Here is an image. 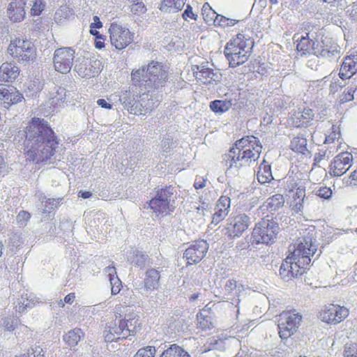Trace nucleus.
<instances>
[{"label": "nucleus", "mask_w": 357, "mask_h": 357, "mask_svg": "<svg viewBox=\"0 0 357 357\" xmlns=\"http://www.w3.org/2000/svg\"><path fill=\"white\" fill-rule=\"evenodd\" d=\"M25 354H29V357H45V351L40 346L31 347Z\"/></svg>", "instance_id": "61"}, {"label": "nucleus", "mask_w": 357, "mask_h": 357, "mask_svg": "<svg viewBox=\"0 0 357 357\" xmlns=\"http://www.w3.org/2000/svg\"><path fill=\"white\" fill-rule=\"evenodd\" d=\"M160 357H191L189 353L182 347L176 344H168L165 345L164 351Z\"/></svg>", "instance_id": "26"}, {"label": "nucleus", "mask_w": 357, "mask_h": 357, "mask_svg": "<svg viewBox=\"0 0 357 357\" xmlns=\"http://www.w3.org/2000/svg\"><path fill=\"white\" fill-rule=\"evenodd\" d=\"M83 335V332L80 328H75L66 333L63 336V340L69 347H75L81 340Z\"/></svg>", "instance_id": "35"}, {"label": "nucleus", "mask_w": 357, "mask_h": 357, "mask_svg": "<svg viewBox=\"0 0 357 357\" xmlns=\"http://www.w3.org/2000/svg\"><path fill=\"white\" fill-rule=\"evenodd\" d=\"M128 324L126 322V321H122V319H120L116 322V321L114 323V325L108 326L107 328L110 330L114 334L116 335V337L122 336L121 339H126L127 337L126 336L125 333V327H128ZM128 330V328H126Z\"/></svg>", "instance_id": "39"}, {"label": "nucleus", "mask_w": 357, "mask_h": 357, "mask_svg": "<svg viewBox=\"0 0 357 357\" xmlns=\"http://www.w3.org/2000/svg\"><path fill=\"white\" fill-rule=\"evenodd\" d=\"M33 307V305L30 303H25L24 300L19 298L17 300V305L15 306L16 312L22 314Z\"/></svg>", "instance_id": "60"}, {"label": "nucleus", "mask_w": 357, "mask_h": 357, "mask_svg": "<svg viewBox=\"0 0 357 357\" xmlns=\"http://www.w3.org/2000/svg\"><path fill=\"white\" fill-rule=\"evenodd\" d=\"M235 149L241 148L242 150L253 151L255 153H259L261 151L262 146L259 139L254 135L244 136L231 146Z\"/></svg>", "instance_id": "20"}, {"label": "nucleus", "mask_w": 357, "mask_h": 357, "mask_svg": "<svg viewBox=\"0 0 357 357\" xmlns=\"http://www.w3.org/2000/svg\"><path fill=\"white\" fill-rule=\"evenodd\" d=\"M310 263L308 265L303 266V269L305 271L303 274H298V276L301 277L302 280H303L305 284L312 286V271H310Z\"/></svg>", "instance_id": "54"}, {"label": "nucleus", "mask_w": 357, "mask_h": 357, "mask_svg": "<svg viewBox=\"0 0 357 357\" xmlns=\"http://www.w3.org/2000/svg\"><path fill=\"white\" fill-rule=\"evenodd\" d=\"M44 85V82L39 79L33 80L28 86L26 96L32 98H38L43 90Z\"/></svg>", "instance_id": "38"}, {"label": "nucleus", "mask_w": 357, "mask_h": 357, "mask_svg": "<svg viewBox=\"0 0 357 357\" xmlns=\"http://www.w3.org/2000/svg\"><path fill=\"white\" fill-rule=\"evenodd\" d=\"M264 64V63H262V65ZM248 68L249 69V71L257 72L259 74L264 75V73L261 72L259 70V68H261V70L263 71L264 68L261 66V64L260 63V60L258 59L251 60L248 65Z\"/></svg>", "instance_id": "58"}, {"label": "nucleus", "mask_w": 357, "mask_h": 357, "mask_svg": "<svg viewBox=\"0 0 357 357\" xmlns=\"http://www.w3.org/2000/svg\"><path fill=\"white\" fill-rule=\"evenodd\" d=\"M257 176L258 181L261 184L270 183L273 180L274 178L272 174L271 165L264 160L263 163H261L259 167Z\"/></svg>", "instance_id": "31"}, {"label": "nucleus", "mask_w": 357, "mask_h": 357, "mask_svg": "<svg viewBox=\"0 0 357 357\" xmlns=\"http://www.w3.org/2000/svg\"><path fill=\"white\" fill-rule=\"evenodd\" d=\"M208 248V243L204 239L195 241L190 244L183 255V258L186 261V266L199 264L206 257Z\"/></svg>", "instance_id": "13"}, {"label": "nucleus", "mask_w": 357, "mask_h": 357, "mask_svg": "<svg viewBox=\"0 0 357 357\" xmlns=\"http://www.w3.org/2000/svg\"><path fill=\"white\" fill-rule=\"evenodd\" d=\"M25 0H13L8 6L7 16L13 22H20L26 16Z\"/></svg>", "instance_id": "19"}, {"label": "nucleus", "mask_w": 357, "mask_h": 357, "mask_svg": "<svg viewBox=\"0 0 357 357\" xmlns=\"http://www.w3.org/2000/svg\"><path fill=\"white\" fill-rule=\"evenodd\" d=\"M353 164V155L345 151L337 154L331 162L330 174L333 177H339L346 174Z\"/></svg>", "instance_id": "17"}, {"label": "nucleus", "mask_w": 357, "mask_h": 357, "mask_svg": "<svg viewBox=\"0 0 357 357\" xmlns=\"http://www.w3.org/2000/svg\"><path fill=\"white\" fill-rule=\"evenodd\" d=\"M353 62L354 61L351 59V56H349V55L345 56L341 65L342 70L348 71L353 75H355L357 72V68H356Z\"/></svg>", "instance_id": "47"}, {"label": "nucleus", "mask_w": 357, "mask_h": 357, "mask_svg": "<svg viewBox=\"0 0 357 357\" xmlns=\"http://www.w3.org/2000/svg\"><path fill=\"white\" fill-rule=\"evenodd\" d=\"M73 15V10L66 5H63L56 11L54 19L56 23H61L63 20L68 19Z\"/></svg>", "instance_id": "41"}, {"label": "nucleus", "mask_w": 357, "mask_h": 357, "mask_svg": "<svg viewBox=\"0 0 357 357\" xmlns=\"http://www.w3.org/2000/svg\"><path fill=\"white\" fill-rule=\"evenodd\" d=\"M233 101L230 100H214L209 102V109L215 114H222L232 107Z\"/></svg>", "instance_id": "28"}, {"label": "nucleus", "mask_w": 357, "mask_h": 357, "mask_svg": "<svg viewBox=\"0 0 357 357\" xmlns=\"http://www.w3.org/2000/svg\"><path fill=\"white\" fill-rule=\"evenodd\" d=\"M128 261L132 266L139 269L149 267L152 264V259L150 257L144 252L138 249H135L130 253V255L128 257Z\"/></svg>", "instance_id": "22"}, {"label": "nucleus", "mask_w": 357, "mask_h": 357, "mask_svg": "<svg viewBox=\"0 0 357 357\" xmlns=\"http://www.w3.org/2000/svg\"><path fill=\"white\" fill-rule=\"evenodd\" d=\"M7 51L18 63L24 65H29L36 59L35 45L26 38H15L11 40Z\"/></svg>", "instance_id": "8"}, {"label": "nucleus", "mask_w": 357, "mask_h": 357, "mask_svg": "<svg viewBox=\"0 0 357 357\" xmlns=\"http://www.w3.org/2000/svg\"><path fill=\"white\" fill-rule=\"evenodd\" d=\"M32 7L31 8V16H39L43 13L46 7V2L44 0H33L31 1Z\"/></svg>", "instance_id": "46"}, {"label": "nucleus", "mask_w": 357, "mask_h": 357, "mask_svg": "<svg viewBox=\"0 0 357 357\" xmlns=\"http://www.w3.org/2000/svg\"><path fill=\"white\" fill-rule=\"evenodd\" d=\"M78 56L71 47H59L55 50L53 56L54 69L62 74L69 73L73 63Z\"/></svg>", "instance_id": "11"}, {"label": "nucleus", "mask_w": 357, "mask_h": 357, "mask_svg": "<svg viewBox=\"0 0 357 357\" xmlns=\"http://www.w3.org/2000/svg\"><path fill=\"white\" fill-rule=\"evenodd\" d=\"M284 204V198L281 194H276L268 198L264 206L271 213L277 211L281 208Z\"/></svg>", "instance_id": "33"}, {"label": "nucleus", "mask_w": 357, "mask_h": 357, "mask_svg": "<svg viewBox=\"0 0 357 357\" xmlns=\"http://www.w3.org/2000/svg\"><path fill=\"white\" fill-rule=\"evenodd\" d=\"M312 237L307 236L301 243L289 247V254L282 261L279 270L281 279L288 282L298 278L305 271L303 266L311 262Z\"/></svg>", "instance_id": "2"}, {"label": "nucleus", "mask_w": 357, "mask_h": 357, "mask_svg": "<svg viewBox=\"0 0 357 357\" xmlns=\"http://www.w3.org/2000/svg\"><path fill=\"white\" fill-rule=\"evenodd\" d=\"M182 16L184 20H188V19L190 18L191 20L197 21L198 17L197 15L193 13L192 7L190 4H187Z\"/></svg>", "instance_id": "64"}, {"label": "nucleus", "mask_w": 357, "mask_h": 357, "mask_svg": "<svg viewBox=\"0 0 357 357\" xmlns=\"http://www.w3.org/2000/svg\"><path fill=\"white\" fill-rule=\"evenodd\" d=\"M31 218V214L26 211H21L16 217L17 223L20 226H25Z\"/></svg>", "instance_id": "59"}, {"label": "nucleus", "mask_w": 357, "mask_h": 357, "mask_svg": "<svg viewBox=\"0 0 357 357\" xmlns=\"http://www.w3.org/2000/svg\"><path fill=\"white\" fill-rule=\"evenodd\" d=\"M349 315V310L345 307L330 304L324 306L319 312L318 318L327 324H337Z\"/></svg>", "instance_id": "16"}, {"label": "nucleus", "mask_w": 357, "mask_h": 357, "mask_svg": "<svg viewBox=\"0 0 357 357\" xmlns=\"http://www.w3.org/2000/svg\"><path fill=\"white\" fill-rule=\"evenodd\" d=\"M259 158V153L253 151L242 150L241 148L230 147L228 153L224 155V160L229 168L239 169L244 166H250Z\"/></svg>", "instance_id": "9"}, {"label": "nucleus", "mask_w": 357, "mask_h": 357, "mask_svg": "<svg viewBox=\"0 0 357 357\" xmlns=\"http://www.w3.org/2000/svg\"><path fill=\"white\" fill-rule=\"evenodd\" d=\"M197 75H199L203 78H209L210 81L208 83L211 82H215V83L220 82L222 79V74L219 71H214L212 68H208L206 66H203L200 69L199 72H196Z\"/></svg>", "instance_id": "37"}, {"label": "nucleus", "mask_w": 357, "mask_h": 357, "mask_svg": "<svg viewBox=\"0 0 357 357\" xmlns=\"http://www.w3.org/2000/svg\"><path fill=\"white\" fill-rule=\"evenodd\" d=\"M75 87V85L70 86V90L66 89L63 86H56L54 87V90L51 93V96L50 100H51V104H59V103H64L68 102L70 99V91H73V89Z\"/></svg>", "instance_id": "25"}, {"label": "nucleus", "mask_w": 357, "mask_h": 357, "mask_svg": "<svg viewBox=\"0 0 357 357\" xmlns=\"http://www.w3.org/2000/svg\"><path fill=\"white\" fill-rule=\"evenodd\" d=\"M122 321H126V322L128 324V330L125 328V333L126 336L128 337L130 335H135L137 328H140V324L138 323V319H135L133 317H131V315H130V317L128 319H126V317L122 319ZM127 328V327H125Z\"/></svg>", "instance_id": "42"}, {"label": "nucleus", "mask_w": 357, "mask_h": 357, "mask_svg": "<svg viewBox=\"0 0 357 357\" xmlns=\"http://www.w3.org/2000/svg\"><path fill=\"white\" fill-rule=\"evenodd\" d=\"M329 81V78L328 75H325L321 79H317L314 80V84H316L315 87L317 88V91H321V95L322 96L324 94H326V88L328 86V82Z\"/></svg>", "instance_id": "52"}, {"label": "nucleus", "mask_w": 357, "mask_h": 357, "mask_svg": "<svg viewBox=\"0 0 357 357\" xmlns=\"http://www.w3.org/2000/svg\"><path fill=\"white\" fill-rule=\"evenodd\" d=\"M190 321L183 317H180L175 321L174 329L178 333H184L189 330Z\"/></svg>", "instance_id": "49"}, {"label": "nucleus", "mask_w": 357, "mask_h": 357, "mask_svg": "<svg viewBox=\"0 0 357 357\" xmlns=\"http://www.w3.org/2000/svg\"><path fill=\"white\" fill-rule=\"evenodd\" d=\"M131 79L135 86L149 93L162 90L168 80V73L162 63L152 61L146 66L133 70Z\"/></svg>", "instance_id": "3"}, {"label": "nucleus", "mask_w": 357, "mask_h": 357, "mask_svg": "<svg viewBox=\"0 0 357 357\" xmlns=\"http://www.w3.org/2000/svg\"><path fill=\"white\" fill-rule=\"evenodd\" d=\"M155 352L154 346H146L139 349L133 357H154Z\"/></svg>", "instance_id": "48"}, {"label": "nucleus", "mask_w": 357, "mask_h": 357, "mask_svg": "<svg viewBox=\"0 0 357 357\" xmlns=\"http://www.w3.org/2000/svg\"><path fill=\"white\" fill-rule=\"evenodd\" d=\"M63 198H46L43 197L40 203L37 205L38 209L45 215L44 218L47 217V219L54 217V210L57 208L62 204Z\"/></svg>", "instance_id": "21"}, {"label": "nucleus", "mask_w": 357, "mask_h": 357, "mask_svg": "<svg viewBox=\"0 0 357 357\" xmlns=\"http://www.w3.org/2000/svg\"><path fill=\"white\" fill-rule=\"evenodd\" d=\"M146 91L134 93L130 90L121 91L119 100L130 114L139 116L151 113L155 108V102Z\"/></svg>", "instance_id": "5"}, {"label": "nucleus", "mask_w": 357, "mask_h": 357, "mask_svg": "<svg viewBox=\"0 0 357 357\" xmlns=\"http://www.w3.org/2000/svg\"><path fill=\"white\" fill-rule=\"evenodd\" d=\"M305 36L302 35L301 38L297 39L298 43L296 49L300 53L301 56L310 55L312 54V45H311V39L309 37V32L305 33Z\"/></svg>", "instance_id": "30"}, {"label": "nucleus", "mask_w": 357, "mask_h": 357, "mask_svg": "<svg viewBox=\"0 0 357 357\" xmlns=\"http://www.w3.org/2000/svg\"><path fill=\"white\" fill-rule=\"evenodd\" d=\"M176 198L177 192L175 187L172 185H165L156 190L148 204L156 217H165L175 210Z\"/></svg>", "instance_id": "6"}, {"label": "nucleus", "mask_w": 357, "mask_h": 357, "mask_svg": "<svg viewBox=\"0 0 357 357\" xmlns=\"http://www.w3.org/2000/svg\"><path fill=\"white\" fill-rule=\"evenodd\" d=\"M220 344L221 342H220L218 340H216L214 337H210L202 347V352L205 353L211 350L218 349L219 348V344Z\"/></svg>", "instance_id": "53"}, {"label": "nucleus", "mask_w": 357, "mask_h": 357, "mask_svg": "<svg viewBox=\"0 0 357 357\" xmlns=\"http://www.w3.org/2000/svg\"><path fill=\"white\" fill-rule=\"evenodd\" d=\"M307 176L308 178L307 180L301 178L304 181H300L297 184L298 186L296 193L294 195V200L290 205L296 213L301 211V209L303 208L305 199H308V196H306V190L309 191L312 187V183L309 179L310 175L307 174Z\"/></svg>", "instance_id": "18"}, {"label": "nucleus", "mask_w": 357, "mask_h": 357, "mask_svg": "<svg viewBox=\"0 0 357 357\" xmlns=\"http://www.w3.org/2000/svg\"><path fill=\"white\" fill-rule=\"evenodd\" d=\"M230 206L231 199L227 196H221L218 201L217 208L227 213Z\"/></svg>", "instance_id": "51"}, {"label": "nucleus", "mask_w": 357, "mask_h": 357, "mask_svg": "<svg viewBox=\"0 0 357 357\" xmlns=\"http://www.w3.org/2000/svg\"><path fill=\"white\" fill-rule=\"evenodd\" d=\"M47 225L49 227L48 234L50 236L65 235L70 236V235L73 234V227L69 222H61L58 228L52 222H48Z\"/></svg>", "instance_id": "27"}, {"label": "nucleus", "mask_w": 357, "mask_h": 357, "mask_svg": "<svg viewBox=\"0 0 357 357\" xmlns=\"http://www.w3.org/2000/svg\"><path fill=\"white\" fill-rule=\"evenodd\" d=\"M254 39L243 33H238L231 38L224 48V54L229 66L235 68L247 61L252 53Z\"/></svg>", "instance_id": "4"}, {"label": "nucleus", "mask_w": 357, "mask_h": 357, "mask_svg": "<svg viewBox=\"0 0 357 357\" xmlns=\"http://www.w3.org/2000/svg\"><path fill=\"white\" fill-rule=\"evenodd\" d=\"M227 221V226L222 229V232L229 240L241 237L252 223L251 218L245 213H238Z\"/></svg>", "instance_id": "10"}, {"label": "nucleus", "mask_w": 357, "mask_h": 357, "mask_svg": "<svg viewBox=\"0 0 357 357\" xmlns=\"http://www.w3.org/2000/svg\"><path fill=\"white\" fill-rule=\"evenodd\" d=\"M302 316L298 313H282L280 315V321L283 322L287 326H289L293 331H297L299 327Z\"/></svg>", "instance_id": "32"}, {"label": "nucleus", "mask_w": 357, "mask_h": 357, "mask_svg": "<svg viewBox=\"0 0 357 357\" xmlns=\"http://www.w3.org/2000/svg\"><path fill=\"white\" fill-rule=\"evenodd\" d=\"M314 194L323 200H329L333 195L331 188L327 186H316L314 187Z\"/></svg>", "instance_id": "43"}, {"label": "nucleus", "mask_w": 357, "mask_h": 357, "mask_svg": "<svg viewBox=\"0 0 357 357\" xmlns=\"http://www.w3.org/2000/svg\"><path fill=\"white\" fill-rule=\"evenodd\" d=\"M238 22V20L228 18L222 15H220L219 17L218 18L217 25L221 26H232Z\"/></svg>", "instance_id": "56"}, {"label": "nucleus", "mask_w": 357, "mask_h": 357, "mask_svg": "<svg viewBox=\"0 0 357 357\" xmlns=\"http://www.w3.org/2000/svg\"><path fill=\"white\" fill-rule=\"evenodd\" d=\"M198 319V327L204 331H211L213 328V324L211 320V317H204L202 313L197 315Z\"/></svg>", "instance_id": "45"}, {"label": "nucleus", "mask_w": 357, "mask_h": 357, "mask_svg": "<svg viewBox=\"0 0 357 357\" xmlns=\"http://www.w3.org/2000/svg\"><path fill=\"white\" fill-rule=\"evenodd\" d=\"M32 26L33 31L40 32L46 29L47 24L43 20L41 17H38V19L33 20Z\"/></svg>", "instance_id": "63"}, {"label": "nucleus", "mask_w": 357, "mask_h": 357, "mask_svg": "<svg viewBox=\"0 0 357 357\" xmlns=\"http://www.w3.org/2000/svg\"><path fill=\"white\" fill-rule=\"evenodd\" d=\"M131 5V12L134 15H142L144 14L146 11V8L144 3L142 1H135V2H132Z\"/></svg>", "instance_id": "55"}, {"label": "nucleus", "mask_w": 357, "mask_h": 357, "mask_svg": "<svg viewBox=\"0 0 357 357\" xmlns=\"http://www.w3.org/2000/svg\"><path fill=\"white\" fill-rule=\"evenodd\" d=\"M8 91H10V93H12V97H11V104L12 105H16L24 99L23 95L16 89V88L14 87H8L7 88Z\"/></svg>", "instance_id": "57"}, {"label": "nucleus", "mask_w": 357, "mask_h": 357, "mask_svg": "<svg viewBox=\"0 0 357 357\" xmlns=\"http://www.w3.org/2000/svg\"><path fill=\"white\" fill-rule=\"evenodd\" d=\"M340 47L337 43H332L331 38H321V41H318V39L314 37V55L327 58L330 61H333L340 58Z\"/></svg>", "instance_id": "14"}, {"label": "nucleus", "mask_w": 357, "mask_h": 357, "mask_svg": "<svg viewBox=\"0 0 357 357\" xmlns=\"http://www.w3.org/2000/svg\"><path fill=\"white\" fill-rule=\"evenodd\" d=\"M278 328L279 336L281 338L282 342L285 345L287 344L289 337H290L296 332L280 321H278Z\"/></svg>", "instance_id": "40"}, {"label": "nucleus", "mask_w": 357, "mask_h": 357, "mask_svg": "<svg viewBox=\"0 0 357 357\" xmlns=\"http://www.w3.org/2000/svg\"><path fill=\"white\" fill-rule=\"evenodd\" d=\"M347 13L351 21L357 22V1L353 2L347 7Z\"/></svg>", "instance_id": "62"}, {"label": "nucleus", "mask_w": 357, "mask_h": 357, "mask_svg": "<svg viewBox=\"0 0 357 357\" xmlns=\"http://www.w3.org/2000/svg\"><path fill=\"white\" fill-rule=\"evenodd\" d=\"M202 14L206 24H211L213 23L215 26L217 25L218 18L220 14L213 10L208 3L206 2L204 3L202 8Z\"/></svg>", "instance_id": "36"}, {"label": "nucleus", "mask_w": 357, "mask_h": 357, "mask_svg": "<svg viewBox=\"0 0 357 357\" xmlns=\"http://www.w3.org/2000/svg\"><path fill=\"white\" fill-rule=\"evenodd\" d=\"M108 273L109 281L111 286V293L112 295L118 294L122 287V282L116 275V268L114 266L106 267Z\"/></svg>", "instance_id": "29"}, {"label": "nucleus", "mask_w": 357, "mask_h": 357, "mask_svg": "<svg viewBox=\"0 0 357 357\" xmlns=\"http://www.w3.org/2000/svg\"><path fill=\"white\" fill-rule=\"evenodd\" d=\"M278 223L273 219H261L257 222L250 237V241L254 244H273L280 231Z\"/></svg>", "instance_id": "7"}, {"label": "nucleus", "mask_w": 357, "mask_h": 357, "mask_svg": "<svg viewBox=\"0 0 357 357\" xmlns=\"http://www.w3.org/2000/svg\"><path fill=\"white\" fill-rule=\"evenodd\" d=\"M110 43L117 50H122L132 43L134 33L129 29L113 22L109 28Z\"/></svg>", "instance_id": "12"}, {"label": "nucleus", "mask_w": 357, "mask_h": 357, "mask_svg": "<svg viewBox=\"0 0 357 357\" xmlns=\"http://www.w3.org/2000/svg\"><path fill=\"white\" fill-rule=\"evenodd\" d=\"M19 320L10 317L2 318L1 320V324L6 330L8 331H13L18 325Z\"/></svg>", "instance_id": "50"}, {"label": "nucleus", "mask_w": 357, "mask_h": 357, "mask_svg": "<svg viewBox=\"0 0 357 357\" xmlns=\"http://www.w3.org/2000/svg\"><path fill=\"white\" fill-rule=\"evenodd\" d=\"M160 271L154 268H149L145 272L144 286L146 291L158 289L160 286Z\"/></svg>", "instance_id": "24"}, {"label": "nucleus", "mask_w": 357, "mask_h": 357, "mask_svg": "<svg viewBox=\"0 0 357 357\" xmlns=\"http://www.w3.org/2000/svg\"><path fill=\"white\" fill-rule=\"evenodd\" d=\"M12 93L7 88L0 89V105L6 109L12 106L11 104Z\"/></svg>", "instance_id": "44"}, {"label": "nucleus", "mask_w": 357, "mask_h": 357, "mask_svg": "<svg viewBox=\"0 0 357 357\" xmlns=\"http://www.w3.org/2000/svg\"><path fill=\"white\" fill-rule=\"evenodd\" d=\"M101 62L79 56L75 61L74 70L82 78L89 79L100 73Z\"/></svg>", "instance_id": "15"}, {"label": "nucleus", "mask_w": 357, "mask_h": 357, "mask_svg": "<svg viewBox=\"0 0 357 357\" xmlns=\"http://www.w3.org/2000/svg\"><path fill=\"white\" fill-rule=\"evenodd\" d=\"M20 70L12 63H3L0 67V82H13L19 76Z\"/></svg>", "instance_id": "23"}, {"label": "nucleus", "mask_w": 357, "mask_h": 357, "mask_svg": "<svg viewBox=\"0 0 357 357\" xmlns=\"http://www.w3.org/2000/svg\"><path fill=\"white\" fill-rule=\"evenodd\" d=\"M17 137L22 141L24 154L36 163L51 159L61 142L50 123L38 117L32 118Z\"/></svg>", "instance_id": "1"}, {"label": "nucleus", "mask_w": 357, "mask_h": 357, "mask_svg": "<svg viewBox=\"0 0 357 357\" xmlns=\"http://www.w3.org/2000/svg\"><path fill=\"white\" fill-rule=\"evenodd\" d=\"M291 149L295 151L302 154V155H305V157H308L309 159L311 158V151L307 148V139L303 137H296L294 139V141L291 142Z\"/></svg>", "instance_id": "34"}]
</instances>
